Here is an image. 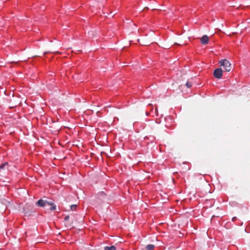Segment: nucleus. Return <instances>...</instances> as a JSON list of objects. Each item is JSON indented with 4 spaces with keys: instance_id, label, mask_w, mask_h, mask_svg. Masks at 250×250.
Returning a JSON list of instances; mask_svg holds the SVG:
<instances>
[{
    "instance_id": "1",
    "label": "nucleus",
    "mask_w": 250,
    "mask_h": 250,
    "mask_svg": "<svg viewBox=\"0 0 250 250\" xmlns=\"http://www.w3.org/2000/svg\"><path fill=\"white\" fill-rule=\"evenodd\" d=\"M221 66H223L226 71L229 72L231 70V64L226 59L222 60L219 62Z\"/></svg>"
},
{
    "instance_id": "2",
    "label": "nucleus",
    "mask_w": 250,
    "mask_h": 250,
    "mask_svg": "<svg viewBox=\"0 0 250 250\" xmlns=\"http://www.w3.org/2000/svg\"><path fill=\"white\" fill-rule=\"evenodd\" d=\"M166 126L168 128H171L174 125V120L171 116H168L165 118Z\"/></svg>"
},
{
    "instance_id": "3",
    "label": "nucleus",
    "mask_w": 250,
    "mask_h": 250,
    "mask_svg": "<svg viewBox=\"0 0 250 250\" xmlns=\"http://www.w3.org/2000/svg\"><path fill=\"white\" fill-rule=\"evenodd\" d=\"M223 71L221 68L215 69L213 72V76L217 79H221L222 77Z\"/></svg>"
},
{
    "instance_id": "4",
    "label": "nucleus",
    "mask_w": 250,
    "mask_h": 250,
    "mask_svg": "<svg viewBox=\"0 0 250 250\" xmlns=\"http://www.w3.org/2000/svg\"><path fill=\"white\" fill-rule=\"evenodd\" d=\"M47 202H48L46 200L40 199L36 202V205L38 207H45L46 205H47Z\"/></svg>"
},
{
    "instance_id": "5",
    "label": "nucleus",
    "mask_w": 250,
    "mask_h": 250,
    "mask_svg": "<svg viewBox=\"0 0 250 250\" xmlns=\"http://www.w3.org/2000/svg\"><path fill=\"white\" fill-rule=\"evenodd\" d=\"M209 38L207 35H204L201 39V43L207 44L208 42Z\"/></svg>"
},
{
    "instance_id": "6",
    "label": "nucleus",
    "mask_w": 250,
    "mask_h": 250,
    "mask_svg": "<svg viewBox=\"0 0 250 250\" xmlns=\"http://www.w3.org/2000/svg\"><path fill=\"white\" fill-rule=\"evenodd\" d=\"M47 205L51 206V208H50L51 210H54L56 208V205L52 202H47Z\"/></svg>"
},
{
    "instance_id": "7",
    "label": "nucleus",
    "mask_w": 250,
    "mask_h": 250,
    "mask_svg": "<svg viewBox=\"0 0 250 250\" xmlns=\"http://www.w3.org/2000/svg\"><path fill=\"white\" fill-rule=\"evenodd\" d=\"M104 250H116V248L114 246L110 247L106 246L104 247Z\"/></svg>"
},
{
    "instance_id": "8",
    "label": "nucleus",
    "mask_w": 250,
    "mask_h": 250,
    "mask_svg": "<svg viewBox=\"0 0 250 250\" xmlns=\"http://www.w3.org/2000/svg\"><path fill=\"white\" fill-rule=\"evenodd\" d=\"M154 246L153 245H148L146 247L147 250H153Z\"/></svg>"
},
{
    "instance_id": "9",
    "label": "nucleus",
    "mask_w": 250,
    "mask_h": 250,
    "mask_svg": "<svg viewBox=\"0 0 250 250\" xmlns=\"http://www.w3.org/2000/svg\"><path fill=\"white\" fill-rule=\"evenodd\" d=\"M70 208H71V209L72 210H75L77 208V205H71Z\"/></svg>"
},
{
    "instance_id": "10",
    "label": "nucleus",
    "mask_w": 250,
    "mask_h": 250,
    "mask_svg": "<svg viewBox=\"0 0 250 250\" xmlns=\"http://www.w3.org/2000/svg\"><path fill=\"white\" fill-rule=\"evenodd\" d=\"M186 86H187L188 88H189V87H190L192 86V83H191L190 82H188L186 83Z\"/></svg>"
},
{
    "instance_id": "11",
    "label": "nucleus",
    "mask_w": 250,
    "mask_h": 250,
    "mask_svg": "<svg viewBox=\"0 0 250 250\" xmlns=\"http://www.w3.org/2000/svg\"><path fill=\"white\" fill-rule=\"evenodd\" d=\"M7 165V164L6 163L1 164V165L0 166V169H3V168H4V167H5L6 165Z\"/></svg>"
},
{
    "instance_id": "12",
    "label": "nucleus",
    "mask_w": 250,
    "mask_h": 250,
    "mask_svg": "<svg viewBox=\"0 0 250 250\" xmlns=\"http://www.w3.org/2000/svg\"><path fill=\"white\" fill-rule=\"evenodd\" d=\"M69 219V216L68 215L64 217V220L67 221Z\"/></svg>"
},
{
    "instance_id": "13",
    "label": "nucleus",
    "mask_w": 250,
    "mask_h": 250,
    "mask_svg": "<svg viewBox=\"0 0 250 250\" xmlns=\"http://www.w3.org/2000/svg\"><path fill=\"white\" fill-rule=\"evenodd\" d=\"M237 220V218L236 217H234L232 219V221L234 222Z\"/></svg>"
}]
</instances>
